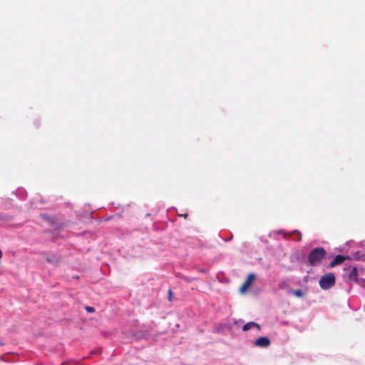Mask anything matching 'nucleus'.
I'll use <instances>...</instances> for the list:
<instances>
[{
	"label": "nucleus",
	"mask_w": 365,
	"mask_h": 365,
	"mask_svg": "<svg viewBox=\"0 0 365 365\" xmlns=\"http://www.w3.org/2000/svg\"><path fill=\"white\" fill-rule=\"evenodd\" d=\"M327 251L323 247H317L311 250L308 256V264L310 266H318L325 258Z\"/></svg>",
	"instance_id": "nucleus-1"
},
{
	"label": "nucleus",
	"mask_w": 365,
	"mask_h": 365,
	"mask_svg": "<svg viewBox=\"0 0 365 365\" xmlns=\"http://www.w3.org/2000/svg\"><path fill=\"white\" fill-rule=\"evenodd\" d=\"M335 276L330 272L323 275L319 280V285L323 289H328L335 284Z\"/></svg>",
	"instance_id": "nucleus-2"
},
{
	"label": "nucleus",
	"mask_w": 365,
	"mask_h": 365,
	"mask_svg": "<svg viewBox=\"0 0 365 365\" xmlns=\"http://www.w3.org/2000/svg\"><path fill=\"white\" fill-rule=\"evenodd\" d=\"M270 340L267 336H261L257 339L255 341V346L262 348L268 347L270 345Z\"/></svg>",
	"instance_id": "nucleus-3"
},
{
	"label": "nucleus",
	"mask_w": 365,
	"mask_h": 365,
	"mask_svg": "<svg viewBox=\"0 0 365 365\" xmlns=\"http://www.w3.org/2000/svg\"><path fill=\"white\" fill-rule=\"evenodd\" d=\"M346 259H349V257L344 256V255H338L331 262V263L329 264V267H335V266H336L338 264H340L342 262H344Z\"/></svg>",
	"instance_id": "nucleus-4"
},
{
	"label": "nucleus",
	"mask_w": 365,
	"mask_h": 365,
	"mask_svg": "<svg viewBox=\"0 0 365 365\" xmlns=\"http://www.w3.org/2000/svg\"><path fill=\"white\" fill-rule=\"evenodd\" d=\"M251 285V273L247 274V279L243 284L240 287L239 291L241 294H245Z\"/></svg>",
	"instance_id": "nucleus-5"
},
{
	"label": "nucleus",
	"mask_w": 365,
	"mask_h": 365,
	"mask_svg": "<svg viewBox=\"0 0 365 365\" xmlns=\"http://www.w3.org/2000/svg\"><path fill=\"white\" fill-rule=\"evenodd\" d=\"M349 279L351 281H354L358 284H361V282L358 277V272L356 267H353L352 270L350 272L349 274Z\"/></svg>",
	"instance_id": "nucleus-6"
},
{
	"label": "nucleus",
	"mask_w": 365,
	"mask_h": 365,
	"mask_svg": "<svg viewBox=\"0 0 365 365\" xmlns=\"http://www.w3.org/2000/svg\"><path fill=\"white\" fill-rule=\"evenodd\" d=\"M293 294L297 297H303V292L301 289H296L293 292Z\"/></svg>",
	"instance_id": "nucleus-7"
},
{
	"label": "nucleus",
	"mask_w": 365,
	"mask_h": 365,
	"mask_svg": "<svg viewBox=\"0 0 365 365\" xmlns=\"http://www.w3.org/2000/svg\"><path fill=\"white\" fill-rule=\"evenodd\" d=\"M251 329V322L246 323V324L242 327V330H243V331H247V330H249V329Z\"/></svg>",
	"instance_id": "nucleus-8"
},
{
	"label": "nucleus",
	"mask_w": 365,
	"mask_h": 365,
	"mask_svg": "<svg viewBox=\"0 0 365 365\" xmlns=\"http://www.w3.org/2000/svg\"><path fill=\"white\" fill-rule=\"evenodd\" d=\"M86 310L89 312V313H93L95 312V308L93 307H89V306H87L86 307Z\"/></svg>",
	"instance_id": "nucleus-9"
},
{
	"label": "nucleus",
	"mask_w": 365,
	"mask_h": 365,
	"mask_svg": "<svg viewBox=\"0 0 365 365\" xmlns=\"http://www.w3.org/2000/svg\"><path fill=\"white\" fill-rule=\"evenodd\" d=\"M172 297H173V292L171 289H169L168 290V299L169 301H172Z\"/></svg>",
	"instance_id": "nucleus-10"
},
{
	"label": "nucleus",
	"mask_w": 365,
	"mask_h": 365,
	"mask_svg": "<svg viewBox=\"0 0 365 365\" xmlns=\"http://www.w3.org/2000/svg\"><path fill=\"white\" fill-rule=\"evenodd\" d=\"M252 328H257L258 330L260 329V327L258 324L252 322Z\"/></svg>",
	"instance_id": "nucleus-11"
},
{
	"label": "nucleus",
	"mask_w": 365,
	"mask_h": 365,
	"mask_svg": "<svg viewBox=\"0 0 365 365\" xmlns=\"http://www.w3.org/2000/svg\"><path fill=\"white\" fill-rule=\"evenodd\" d=\"M359 279L361 282V284H359L361 286H365V279L364 278H361V277H359Z\"/></svg>",
	"instance_id": "nucleus-12"
},
{
	"label": "nucleus",
	"mask_w": 365,
	"mask_h": 365,
	"mask_svg": "<svg viewBox=\"0 0 365 365\" xmlns=\"http://www.w3.org/2000/svg\"><path fill=\"white\" fill-rule=\"evenodd\" d=\"M182 216L184 218H187V217L188 216V215H187V214H185V215H182Z\"/></svg>",
	"instance_id": "nucleus-13"
},
{
	"label": "nucleus",
	"mask_w": 365,
	"mask_h": 365,
	"mask_svg": "<svg viewBox=\"0 0 365 365\" xmlns=\"http://www.w3.org/2000/svg\"><path fill=\"white\" fill-rule=\"evenodd\" d=\"M295 232H297V233L299 234V240H301V233H300V232H299L298 231H295Z\"/></svg>",
	"instance_id": "nucleus-14"
},
{
	"label": "nucleus",
	"mask_w": 365,
	"mask_h": 365,
	"mask_svg": "<svg viewBox=\"0 0 365 365\" xmlns=\"http://www.w3.org/2000/svg\"><path fill=\"white\" fill-rule=\"evenodd\" d=\"M252 281H254V279H255V275H254L253 274H252Z\"/></svg>",
	"instance_id": "nucleus-15"
},
{
	"label": "nucleus",
	"mask_w": 365,
	"mask_h": 365,
	"mask_svg": "<svg viewBox=\"0 0 365 365\" xmlns=\"http://www.w3.org/2000/svg\"><path fill=\"white\" fill-rule=\"evenodd\" d=\"M2 256V253H1V251L0 250V258Z\"/></svg>",
	"instance_id": "nucleus-16"
}]
</instances>
